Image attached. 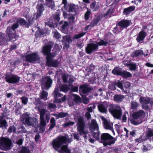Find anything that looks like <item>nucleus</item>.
Returning a JSON list of instances; mask_svg holds the SVG:
<instances>
[{"instance_id":"nucleus-21","label":"nucleus","mask_w":153,"mask_h":153,"mask_svg":"<svg viewBox=\"0 0 153 153\" xmlns=\"http://www.w3.org/2000/svg\"><path fill=\"white\" fill-rule=\"evenodd\" d=\"M102 15H99L97 16L96 17L94 18L93 21L90 23L91 27H93L96 25L102 19Z\"/></svg>"},{"instance_id":"nucleus-15","label":"nucleus","mask_w":153,"mask_h":153,"mask_svg":"<svg viewBox=\"0 0 153 153\" xmlns=\"http://www.w3.org/2000/svg\"><path fill=\"white\" fill-rule=\"evenodd\" d=\"M54 55L46 59V64L48 67H56L58 66L59 62L56 59L53 60V58L54 57Z\"/></svg>"},{"instance_id":"nucleus-44","label":"nucleus","mask_w":153,"mask_h":153,"mask_svg":"<svg viewBox=\"0 0 153 153\" xmlns=\"http://www.w3.org/2000/svg\"><path fill=\"white\" fill-rule=\"evenodd\" d=\"M116 82H113L109 85L108 88L111 90H115L116 89Z\"/></svg>"},{"instance_id":"nucleus-26","label":"nucleus","mask_w":153,"mask_h":153,"mask_svg":"<svg viewBox=\"0 0 153 153\" xmlns=\"http://www.w3.org/2000/svg\"><path fill=\"white\" fill-rule=\"evenodd\" d=\"M124 98V96L121 94H115L114 97V101L117 102H121Z\"/></svg>"},{"instance_id":"nucleus-58","label":"nucleus","mask_w":153,"mask_h":153,"mask_svg":"<svg viewBox=\"0 0 153 153\" xmlns=\"http://www.w3.org/2000/svg\"><path fill=\"white\" fill-rule=\"evenodd\" d=\"M119 26V25H117V24L116 25V26L114 27L113 29V32L116 33L117 32H121L120 31V27H118Z\"/></svg>"},{"instance_id":"nucleus-3","label":"nucleus","mask_w":153,"mask_h":153,"mask_svg":"<svg viewBox=\"0 0 153 153\" xmlns=\"http://www.w3.org/2000/svg\"><path fill=\"white\" fill-rule=\"evenodd\" d=\"M102 143L104 146L114 144L117 141V137H114L108 133L102 134L101 136Z\"/></svg>"},{"instance_id":"nucleus-18","label":"nucleus","mask_w":153,"mask_h":153,"mask_svg":"<svg viewBox=\"0 0 153 153\" xmlns=\"http://www.w3.org/2000/svg\"><path fill=\"white\" fill-rule=\"evenodd\" d=\"M91 90V88L89 87L85 84L80 85L79 86V91L83 94H86L90 92Z\"/></svg>"},{"instance_id":"nucleus-9","label":"nucleus","mask_w":153,"mask_h":153,"mask_svg":"<svg viewBox=\"0 0 153 153\" xmlns=\"http://www.w3.org/2000/svg\"><path fill=\"white\" fill-rule=\"evenodd\" d=\"M5 78L7 82L12 84L18 83L20 79L18 76L10 73L6 74Z\"/></svg>"},{"instance_id":"nucleus-54","label":"nucleus","mask_w":153,"mask_h":153,"mask_svg":"<svg viewBox=\"0 0 153 153\" xmlns=\"http://www.w3.org/2000/svg\"><path fill=\"white\" fill-rule=\"evenodd\" d=\"M53 38L57 39H59L61 38V35L58 31H56L54 33Z\"/></svg>"},{"instance_id":"nucleus-40","label":"nucleus","mask_w":153,"mask_h":153,"mask_svg":"<svg viewBox=\"0 0 153 153\" xmlns=\"http://www.w3.org/2000/svg\"><path fill=\"white\" fill-rule=\"evenodd\" d=\"M87 10L86 12L84 14V19L86 21L88 20L90 17V16L91 13V10L88 8H87Z\"/></svg>"},{"instance_id":"nucleus-47","label":"nucleus","mask_w":153,"mask_h":153,"mask_svg":"<svg viewBox=\"0 0 153 153\" xmlns=\"http://www.w3.org/2000/svg\"><path fill=\"white\" fill-rule=\"evenodd\" d=\"M95 68V66L93 64H91L90 66L87 67L85 70L88 71V72H91L92 71H93Z\"/></svg>"},{"instance_id":"nucleus-50","label":"nucleus","mask_w":153,"mask_h":153,"mask_svg":"<svg viewBox=\"0 0 153 153\" xmlns=\"http://www.w3.org/2000/svg\"><path fill=\"white\" fill-rule=\"evenodd\" d=\"M143 137V136H140L139 138H137L135 139L134 141L136 143H141V142L145 141L146 139L143 140L142 138Z\"/></svg>"},{"instance_id":"nucleus-57","label":"nucleus","mask_w":153,"mask_h":153,"mask_svg":"<svg viewBox=\"0 0 153 153\" xmlns=\"http://www.w3.org/2000/svg\"><path fill=\"white\" fill-rule=\"evenodd\" d=\"M28 149L25 147L22 148L21 150L18 152V153H28Z\"/></svg>"},{"instance_id":"nucleus-28","label":"nucleus","mask_w":153,"mask_h":153,"mask_svg":"<svg viewBox=\"0 0 153 153\" xmlns=\"http://www.w3.org/2000/svg\"><path fill=\"white\" fill-rule=\"evenodd\" d=\"M53 115L55 116L57 119L64 118L67 116L69 117V114L67 112H61L58 114H53Z\"/></svg>"},{"instance_id":"nucleus-12","label":"nucleus","mask_w":153,"mask_h":153,"mask_svg":"<svg viewBox=\"0 0 153 153\" xmlns=\"http://www.w3.org/2000/svg\"><path fill=\"white\" fill-rule=\"evenodd\" d=\"M98 49L97 45L94 43H90L87 44L85 48L86 53L88 54H90L97 51Z\"/></svg>"},{"instance_id":"nucleus-49","label":"nucleus","mask_w":153,"mask_h":153,"mask_svg":"<svg viewBox=\"0 0 153 153\" xmlns=\"http://www.w3.org/2000/svg\"><path fill=\"white\" fill-rule=\"evenodd\" d=\"M114 13L113 10L111 8L108 9L105 13L104 14V16H105L109 15H111Z\"/></svg>"},{"instance_id":"nucleus-34","label":"nucleus","mask_w":153,"mask_h":153,"mask_svg":"<svg viewBox=\"0 0 153 153\" xmlns=\"http://www.w3.org/2000/svg\"><path fill=\"white\" fill-rule=\"evenodd\" d=\"M60 91L65 92H67L69 90V88L67 85L63 84L59 87Z\"/></svg>"},{"instance_id":"nucleus-61","label":"nucleus","mask_w":153,"mask_h":153,"mask_svg":"<svg viewBox=\"0 0 153 153\" xmlns=\"http://www.w3.org/2000/svg\"><path fill=\"white\" fill-rule=\"evenodd\" d=\"M24 62H26L27 63V65H28L29 63V55L27 54L26 56H24L22 57Z\"/></svg>"},{"instance_id":"nucleus-39","label":"nucleus","mask_w":153,"mask_h":153,"mask_svg":"<svg viewBox=\"0 0 153 153\" xmlns=\"http://www.w3.org/2000/svg\"><path fill=\"white\" fill-rule=\"evenodd\" d=\"M63 43H70L72 42L71 37L70 36H65L63 37Z\"/></svg>"},{"instance_id":"nucleus-46","label":"nucleus","mask_w":153,"mask_h":153,"mask_svg":"<svg viewBox=\"0 0 153 153\" xmlns=\"http://www.w3.org/2000/svg\"><path fill=\"white\" fill-rule=\"evenodd\" d=\"M131 108L132 109H136L138 107V103L135 101L131 102Z\"/></svg>"},{"instance_id":"nucleus-43","label":"nucleus","mask_w":153,"mask_h":153,"mask_svg":"<svg viewBox=\"0 0 153 153\" xmlns=\"http://www.w3.org/2000/svg\"><path fill=\"white\" fill-rule=\"evenodd\" d=\"M69 8L68 9V12H74L76 9V6L74 4H70L69 5Z\"/></svg>"},{"instance_id":"nucleus-33","label":"nucleus","mask_w":153,"mask_h":153,"mask_svg":"<svg viewBox=\"0 0 153 153\" xmlns=\"http://www.w3.org/2000/svg\"><path fill=\"white\" fill-rule=\"evenodd\" d=\"M146 137L148 139L153 137V129L149 128L146 132Z\"/></svg>"},{"instance_id":"nucleus-35","label":"nucleus","mask_w":153,"mask_h":153,"mask_svg":"<svg viewBox=\"0 0 153 153\" xmlns=\"http://www.w3.org/2000/svg\"><path fill=\"white\" fill-rule=\"evenodd\" d=\"M131 74L129 72L123 71L122 72L121 76L125 78H127L128 77H130L132 76Z\"/></svg>"},{"instance_id":"nucleus-31","label":"nucleus","mask_w":153,"mask_h":153,"mask_svg":"<svg viewBox=\"0 0 153 153\" xmlns=\"http://www.w3.org/2000/svg\"><path fill=\"white\" fill-rule=\"evenodd\" d=\"M125 65L129 67V69L131 71H134L137 68V64L136 63H131L128 62L126 63Z\"/></svg>"},{"instance_id":"nucleus-59","label":"nucleus","mask_w":153,"mask_h":153,"mask_svg":"<svg viewBox=\"0 0 153 153\" xmlns=\"http://www.w3.org/2000/svg\"><path fill=\"white\" fill-rule=\"evenodd\" d=\"M17 22L18 23H19L22 25H24L25 23V20L22 18L18 19Z\"/></svg>"},{"instance_id":"nucleus-30","label":"nucleus","mask_w":153,"mask_h":153,"mask_svg":"<svg viewBox=\"0 0 153 153\" xmlns=\"http://www.w3.org/2000/svg\"><path fill=\"white\" fill-rule=\"evenodd\" d=\"M101 118L102 120H105L104 121V125L106 129H109L110 130L113 129V127L111 126L110 124L108 122L107 120L105 119L104 117H102Z\"/></svg>"},{"instance_id":"nucleus-16","label":"nucleus","mask_w":153,"mask_h":153,"mask_svg":"<svg viewBox=\"0 0 153 153\" xmlns=\"http://www.w3.org/2000/svg\"><path fill=\"white\" fill-rule=\"evenodd\" d=\"M147 35V33L144 31L142 30L140 31L138 34L136 38L137 42L140 43L143 42Z\"/></svg>"},{"instance_id":"nucleus-14","label":"nucleus","mask_w":153,"mask_h":153,"mask_svg":"<svg viewBox=\"0 0 153 153\" xmlns=\"http://www.w3.org/2000/svg\"><path fill=\"white\" fill-rule=\"evenodd\" d=\"M130 22L131 21L123 19L119 22H117V25H119L120 31H121L123 29H126L130 26Z\"/></svg>"},{"instance_id":"nucleus-13","label":"nucleus","mask_w":153,"mask_h":153,"mask_svg":"<svg viewBox=\"0 0 153 153\" xmlns=\"http://www.w3.org/2000/svg\"><path fill=\"white\" fill-rule=\"evenodd\" d=\"M52 47V45H46L43 47L42 52L44 56H46V59L53 56L51 52Z\"/></svg>"},{"instance_id":"nucleus-32","label":"nucleus","mask_w":153,"mask_h":153,"mask_svg":"<svg viewBox=\"0 0 153 153\" xmlns=\"http://www.w3.org/2000/svg\"><path fill=\"white\" fill-rule=\"evenodd\" d=\"M74 101L76 103L79 104L82 102V99L77 94H73Z\"/></svg>"},{"instance_id":"nucleus-23","label":"nucleus","mask_w":153,"mask_h":153,"mask_svg":"<svg viewBox=\"0 0 153 153\" xmlns=\"http://www.w3.org/2000/svg\"><path fill=\"white\" fill-rule=\"evenodd\" d=\"M89 128L91 131L98 129V126L96 120H94L92 121L91 124L89 127Z\"/></svg>"},{"instance_id":"nucleus-63","label":"nucleus","mask_w":153,"mask_h":153,"mask_svg":"<svg viewBox=\"0 0 153 153\" xmlns=\"http://www.w3.org/2000/svg\"><path fill=\"white\" fill-rule=\"evenodd\" d=\"M22 102L24 104H26L28 102V98L25 97L22 98Z\"/></svg>"},{"instance_id":"nucleus-51","label":"nucleus","mask_w":153,"mask_h":153,"mask_svg":"<svg viewBox=\"0 0 153 153\" xmlns=\"http://www.w3.org/2000/svg\"><path fill=\"white\" fill-rule=\"evenodd\" d=\"M131 86V83L129 82H125L123 83V88H125L126 89H129Z\"/></svg>"},{"instance_id":"nucleus-41","label":"nucleus","mask_w":153,"mask_h":153,"mask_svg":"<svg viewBox=\"0 0 153 153\" xmlns=\"http://www.w3.org/2000/svg\"><path fill=\"white\" fill-rule=\"evenodd\" d=\"M45 4L46 5L51 9L55 7L54 3L53 1V0L46 2Z\"/></svg>"},{"instance_id":"nucleus-10","label":"nucleus","mask_w":153,"mask_h":153,"mask_svg":"<svg viewBox=\"0 0 153 153\" xmlns=\"http://www.w3.org/2000/svg\"><path fill=\"white\" fill-rule=\"evenodd\" d=\"M18 27L17 23H16L12 25V27H8L7 30V33L10 40H12L16 37V36L14 34L15 29Z\"/></svg>"},{"instance_id":"nucleus-4","label":"nucleus","mask_w":153,"mask_h":153,"mask_svg":"<svg viewBox=\"0 0 153 153\" xmlns=\"http://www.w3.org/2000/svg\"><path fill=\"white\" fill-rule=\"evenodd\" d=\"M109 113L117 119L120 120L123 114L122 110L118 105H111L108 109Z\"/></svg>"},{"instance_id":"nucleus-64","label":"nucleus","mask_w":153,"mask_h":153,"mask_svg":"<svg viewBox=\"0 0 153 153\" xmlns=\"http://www.w3.org/2000/svg\"><path fill=\"white\" fill-rule=\"evenodd\" d=\"M5 35L2 33H0V42L4 41V40Z\"/></svg>"},{"instance_id":"nucleus-27","label":"nucleus","mask_w":153,"mask_h":153,"mask_svg":"<svg viewBox=\"0 0 153 153\" xmlns=\"http://www.w3.org/2000/svg\"><path fill=\"white\" fill-rule=\"evenodd\" d=\"M122 69L119 67H115L112 71V73L114 75L121 76L122 73Z\"/></svg>"},{"instance_id":"nucleus-55","label":"nucleus","mask_w":153,"mask_h":153,"mask_svg":"<svg viewBox=\"0 0 153 153\" xmlns=\"http://www.w3.org/2000/svg\"><path fill=\"white\" fill-rule=\"evenodd\" d=\"M62 78L64 83H66L68 82V77L65 74H64L62 76Z\"/></svg>"},{"instance_id":"nucleus-6","label":"nucleus","mask_w":153,"mask_h":153,"mask_svg":"<svg viewBox=\"0 0 153 153\" xmlns=\"http://www.w3.org/2000/svg\"><path fill=\"white\" fill-rule=\"evenodd\" d=\"M140 101L142 105V108L145 110L149 109V106L152 107L153 104V101L149 97L146 98L142 97L140 98Z\"/></svg>"},{"instance_id":"nucleus-53","label":"nucleus","mask_w":153,"mask_h":153,"mask_svg":"<svg viewBox=\"0 0 153 153\" xmlns=\"http://www.w3.org/2000/svg\"><path fill=\"white\" fill-rule=\"evenodd\" d=\"M48 95V94L47 92L45 91H42L40 97L42 99H44L47 97Z\"/></svg>"},{"instance_id":"nucleus-56","label":"nucleus","mask_w":153,"mask_h":153,"mask_svg":"<svg viewBox=\"0 0 153 153\" xmlns=\"http://www.w3.org/2000/svg\"><path fill=\"white\" fill-rule=\"evenodd\" d=\"M116 85L118 88L122 90L123 89V84L122 82L120 81H118L117 82H116Z\"/></svg>"},{"instance_id":"nucleus-37","label":"nucleus","mask_w":153,"mask_h":153,"mask_svg":"<svg viewBox=\"0 0 153 153\" xmlns=\"http://www.w3.org/2000/svg\"><path fill=\"white\" fill-rule=\"evenodd\" d=\"M56 125V121L54 117H52L50 120V126L49 127V130H52Z\"/></svg>"},{"instance_id":"nucleus-19","label":"nucleus","mask_w":153,"mask_h":153,"mask_svg":"<svg viewBox=\"0 0 153 153\" xmlns=\"http://www.w3.org/2000/svg\"><path fill=\"white\" fill-rule=\"evenodd\" d=\"M69 24L67 21H61L59 23V26L60 28L61 31L65 33L66 32V29L68 26Z\"/></svg>"},{"instance_id":"nucleus-62","label":"nucleus","mask_w":153,"mask_h":153,"mask_svg":"<svg viewBox=\"0 0 153 153\" xmlns=\"http://www.w3.org/2000/svg\"><path fill=\"white\" fill-rule=\"evenodd\" d=\"M54 19L57 22H59L60 20V15L59 14H56L54 17Z\"/></svg>"},{"instance_id":"nucleus-20","label":"nucleus","mask_w":153,"mask_h":153,"mask_svg":"<svg viewBox=\"0 0 153 153\" xmlns=\"http://www.w3.org/2000/svg\"><path fill=\"white\" fill-rule=\"evenodd\" d=\"M108 106L107 104H104V103H100L98 105V109L100 113L107 114L108 112L107 108Z\"/></svg>"},{"instance_id":"nucleus-29","label":"nucleus","mask_w":153,"mask_h":153,"mask_svg":"<svg viewBox=\"0 0 153 153\" xmlns=\"http://www.w3.org/2000/svg\"><path fill=\"white\" fill-rule=\"evenodd\" d=\"M110 42H111L108 39H105V41L102 39H100L99 41L97 42V44L98 46H106Z\"/></svg>"},{"instance_id":"nucleus-60","label":"nucleus","mask_w":153,"mask_h":153,"mask_svg":"<svg viewBox=\"0 0 153 153\" xmlns=\"http://www.w3.org/2000/svg\"><path fill=\"white\" fill-rule=\"evenodd\" d=\"M56 108V105L52 103H50L48 105V108L49 109H55Z\"/></svg>"},{"instance_id":"nucleus-7","label":"nucleus","mask_w":153,"mask_h":153,"mask_svg":"<svg viewBox=\"0 0 153 153\" xmlns=\"http://www.w3.org/2000/svg\"><path fill=\"white\" fill-rule=\"evenodd\" d=\"M52 95L54 97V101L55 102L60 103L62 102H64L66 100V98L65 95L63 97V94L59 92V89L58 88H55L52 93Z\"/></svg>"},{"instance_id":"nucleus-11","label":"nucleus","mask_w":153,"mask_h":153,"mask_svg":"<svg viewBox=\"0 0 153 153\" xmlns=\"http://www.w3.org/2000/svg\"><path fill=\"white\" fill-rule=\"evenodd\" d=\"M53 81L50 76H47L42 78L41 84L45 88L48 89L52 86Z\"/></svg>"},{"instance_id":"nucleus-36","label":"nucleus","mask_w":153,"mask_h":153,"mask_svg":"<svg viewBox=\"0 0 153 153\" xmlns=\"http://www.w3.org/2000/svg\"><path fill=\"white\" fill-rule=\"evenodd\" d=\"M44 4H38L36 6L37 9V12H39L42 13L44 10Z\"/></svg>"},{"instance_id":"nucleus-1","label":"nucleus","mask_w":153,"mask_h":153,"mask_svg":"<svg viewBox=\"0 0 153 153\" xmlns=\"http://www.w3.org/2000/svg\"><path fill=\"white\" fill-rule=\"evenodd\" d=\"M68 140L66 136H58L52 141L53 149L59 153H61L62 152L66 153H71V149H68V145H64L69 143Z\"/></svg>"},{"instance_id":"nucleus-45","label":"nucleus","mask_w":153,"mask_h":153,"mask_svg":"<svg viewBox=\"0 0 153 153\" xmlns=\"http://www.w3.org/2000/svg\"><path fill=\"white\" fill-rule=\"evenodd\" d=\"M75 123L74 122L69 121L66 122L65 123L62 125V126L64 128H67L69 127V126H72Z\"/></svg>"},{"instance_id":"nucleus-38","label":"nucleus","mask_w":153,"mask_h":153,"mask_svg":"<svg viewBox=\"0 0 153 153\" xmlns=\"http://www.w3.org/2000/svg\"><path fill=\"white\" fill-rule=\"evenodd\" d=\"M134 56L135 57H137L138 56L141 55L145 54L144 53V52L142 50H137L134 51L133 53Z\"/></svg>"},{"instance_id":"nucleus-5","label":"nucleus","mask_w":153,"mask_h":153,"mask_svg":"<svg viewBox=\"0 0 153 153\" xmlns=\"http://www.w3.org/2000/svg\"><path fill=\"white\" fill-rule=\"evenodd\" d=\"M77 130L80 135L84 134L83 137L85 139L87 138V132L85 130V123L84 120L83 118L80 116L78 118L77 120Z\"/></svg>"},{"instance_id":"nucleus-17","label":"nucleus","mask_w":153,"mask_h":153,"mask_svg":"<svg viewBox=\"0 0 153 153\" xmlns=\"http://www.w3.org/2000/svg\"><path fill=\"white\" fill-rule=\"evenodd\" d=\"M40 126H46V123L45 120L44 116L46 114V110L44 109H41L40 111Z\"/></svg>"},{"instance_id":"nucleus-24","label":"nucleus","mask_w":153,"mask_h":153,"mask_svg":"<svg viewBox=\"0 0 153 153\" xmlns=\"http://www.w3.org/2000/svg\"><path fill=\"white\" fill-rule=\"evenodd\" d=\"M135 9V7L134 6H130L128 7L124 8L123 13L125 15H128L131 12L133 11Z\"/></svg>"},{"instance_id":"nucleus-8","label":"nucleus","mask_w":153,"mask_h":153,"mask_svg":"<svg viewBox=\"0 0 153 153\" xmlns=\"http://www.w3.org/2000/svg\"><path fill=\"white\" fill-rule=\"evenodd\" d=\"M12 144L11 140L4 137L0 138V148L3 150L9 149Z\"/></svg>"},{"instance_id":"nucleus-25","label":"nucleus","mask_w":153,"mask_h":153,"mask_svg":"<svg viewBox=\"0 0 153 153\" xmlns=\"http://www.w3.org/2000/svg\"><path fill=\"white\" fill-rule=\"evenodd\" d=\"M39 59L38 55L35 53L29 54V62H33Z\"/></svg>"},{"instance_id":"nucleus-22","label":"nucleus","mask_w":153,"mask_h":153,"mask_svg":"<svg viewBox=\"0 0 153 153\" xmlns=\"http://www.w3.org/2000/svg\"><path fill=\"white\" fill-rule=\"evenodd\" d=\"M21 120L25 124L27 125L29 124V114L27 112L22 114L21 117Z\"/></svg>"},{"instance_id":"nucleus-52","label":"nucleus","mask_w":153,"mask_h":153,"mask_svg":"<svg viewBox=\"0 0 153 153\" xmlns=\"http://www.w3.org/2000/svg\"><path fill=\"white\" fill-rule=\"evenodd\" d=\"M89 102V99L85 96L82 97V102L84 104H88Z\"/></svg>"},{"instance_id":"nucleus-48","label":"nucleus","mask_w":153,"mask_h":153,"mask_svg":"<svg viewBox=\"0 0 153 153\" xmlns=\"http://www.w3.org/2000/svg\"><path fill=\"white\" fill-rule=\"evenodd\" d=\"M0 124L1 125L2 127L4 126L6 127L7 126V123L6 120L2 118L0 119Z\"/></svg>"},{"instance_id":"nucleus-2","label":"nucleus","mask_w":153,"mask_h":153,"mask_svg":"<svg viewBox=\"0 0 153 153\" xmlns=\"http://www.w3.org/2000/svg\"><path fill=\"white\" fill-rule=\"evenodd\" d=\"M145 112L143 110H140L132 114V118L130 120L131 123L135 126L140 124L143 123V119L145 115Z\"/></svg>"},{"instance_id":"nucleus-42","label":"nucleus","mask_w":153,"mask_h":153,"mask_svg":"<svg viewBox=\"0 0 153 153\" xmlns=\"http://www.w3.org/2000/svg\"><path fill=\"white\" fill-rule=\"evenodd\" d=\"M86 33V32H82L78 34H75L73 36V38L74 39H78L84 36Z\"/></svg>"}]
</instances>
